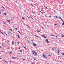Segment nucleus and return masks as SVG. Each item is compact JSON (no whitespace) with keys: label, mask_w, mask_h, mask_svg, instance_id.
<instances>
[{"label":"nucleus","mask_w":64,"mask_h":64,"mask_svg":"<svg viewBox=\"0 0 64 64\" xmlns=\"http://www.w3.org/2000/svg\"><path fill=\"white\" fill-rule=\"evenodd\" d=\"M32 54H34V56H37V53H36L35 51H32Z\"/></svg>","instance_id":"obj_1"},{"label":"nucleus","mask_w":64,"mask_h":64,"mask_svg":"<svg viewBox=\"0 0 64 64\" xmlns=\"http://www.w3.org/2000/svg\"><path fill=\"white\" fill-rule=\"evenodd\" d=\"M43 56L45 58H46V59H47V58L46 57V55L45 54H43Z\"/></svg>","instance_id":"obj_2"},{"label":"nucleus","mask_w":64,"mask_h":64,"mask_svg":"<svg viewBox=\"0 0 64 64\" xmlns=\"http://www.w3.org/2000/svg\"><path fill=\"white\" fill-rule=\"evenodd\" d=\"M33 46H37V44H36L34 43H33Z\"/></svg>","instance_id":"obj_3"},{"label":"nucleus","mask_w":64,"mask_h":64,"mask_svg":"<svg viewBox=\"0 0 64 64\" xmlns=\"http://www.w3.org/2000/svg\"><path fill=\"white\" fill-rule=\"evenodd\" d=\"M8 34H9V36H10L12 34L11 33L9 32H8Z\"/></svg>","instance_id":"obj_4"},{"label":"nucleus","mask_w":64,"mask_h":64,"mask_svg":"<svg viewBox=\"0 0 64 64\" xmlns=\"http://www.w3.org/2000/svg\"><path fill=\"white\" fill-rule=\"evenodd\" d=\"M62 21L63 22V23L62 24V25H64V21L63 20H62Z\"/></svg>","instance_id":"obj_5"},{"label":"nucleus","mask_w":64,"mask_h":64,"mask_svg":"<svg viewBox=\"0 0 64 64\" xmlns=\"http://www.w3.org/2000/svg\"><path fill=\"white\" fill-rule=\"evenodd\" d=\"M46 40L47 43H49V41H48V39H46Z\"/></svg>","instance_id":"obj_6"},{"label":"nucleus","mask_w":64,"mask_h":64,"mask_svg":"<svg viewBox=\"0 0 64 64\" xmlns=\"http://www.w3.org/2000/svg\"><path fill=\"white\" fill-rule=\"evenodd\" d=\"M18 39H20V36H19V35H18Z\"/></svg>","instance_id":"obj_7"},{"label":"nucleus","mask_w":64,"mask_h":64,"mask_svg":"<svg viewBox=\"0 0 64 64\" xmlns=\"http://www.w3.org/2000/svg\"><path fill=\"white\" fill-rule=\"evenodd\" d=\"M6 20L7 21H8V22H9V23H10V20Z\"/></svg>","instance_id":"obj_8"},{"label":"nucleus","mask_w":64,"mask_h":64,"mask_svg":"<svg viewBox=\"0 0 64 64\" xmlns=\"http://www.w3.org/2000/svg\"><path fill=\"white\" fill-rule=\"evenodd\" d=\"M4 61L6 63H7V62H6L5 60H4Z\"/></svg>","instance_id":"obj_9"},{"label":"nucleus","mask_w":64,"mask_h":64,"mask_svg":"<svg viewBox=\"0 0 64 64\" xmlns=\"http://www.w3.org/2000/svg\"><path fill=\"white\" fill-rule=\"evenodd\" d=\"M62 55H64V53H62Z\"/></svg>","instance_id":"obj_10"},{"label":"nucleus","mask_w":64,"mask_h":64,"mask_svg":"<svg viewBox=\"0 0 64 64\" xmlns=\"http://www.w3.org/2000/svg\"><path fill=\"white\" fill-rule=\"evenodd\" d=\"M22 19H23V20H25V18H24L23 17H22Z\"/></svg>","instance_id":"obj_11"},{"label":"nucleus","mask_w":64,"mask_h":64,"mask_svg":"<svg viewBox=\"0 0 64 64\" xmlns=\"http://www.w3.org/2000/svg\"><path fill=\"white\" fill-rule=\"evenodd\" d=\"M12 44H14V42L12 41Z\"/></svg>","instance_id":"obj_12"},{"label":"nucleus","mask_w":64,"mask_h":64,"mask_svg":"<svg viewBox=\"0 0 64 64\" xmlns=\"http://www.w3.org/2000/svg\"><path fill=\"white\" fill-rule=\"evenodd\" d=\"M24 12H25V13H26V10H24Z\"/></svg>","instance_id":"obj_13"},{"label":"nucleus","mask_w":64,"mask_h":64,"mask_svg":"<svg viewBox=\"0 0 64 64\" xmlns=\"http://www.w3.org/2000/svg\"><path fill=\"white\" fill-rule=\"evenodd\" d=\"M52 48V50H54V48Z\"/></svg>","instance_id":"obj_14"},{"label":"nucleus","mask_w":64,"mask_h":64,"mask_svg":"<svg viewBox=\"0 0 64 64\" xmlns=\"http://www.w3.org/2000/svg\"><path fill=\"white\" fill-rule=\"evenodd\" d=\"M40 11V12H41V13H42V14H43V15H44V14H43V12H41V11Z\"/></svg>","instance_id":"obj_15"},{"label":"nucleus","mask_w":64,"mask_h":64,"mask_svg":"<svg viewBox=\"0 0 64 64\" xmlns=\"http://www.w3.org/2000/svg\"><path fill=\"white\" fill-rule=\"evenodd\" d=\"M16 30H18V29H17V28H16Z\"/></svg>","instance_id":"obj_16"},{"label":"nucleus","mask_w":64,"mask_h":64,"mask_svg":"<svg viewBox=\"0 0 64 64\" xmlns=\"http://www.w3.org/2000/svg\"><path fill=\"white\" fill-rule=\"evenodd\" d=\"M2 46H3V47H4V45H3V44H2Z\"/></svg>","instance_id":"obj_17"},{"label":"nucleus","mask_w":64,"mask_h":64,"mask_svg":"<svg viewBox=\"0 0 64 64\" xmlns=\"http://www.w3.org/2000/svg\"><path fill=\"white\" fill-rule=\"evenodd\" d=\"M0 33H2V34H3V33H2V32H1V31H0Z\"/></svg>","instance_id":"obj_18"},{"label":"nucleus","mask_w":64,"mask_h":64,"mask_svg":"<svg viewBox=\"0 0 64 64\" xmlns=\"http://www.w3.org/2000/svg\"><path fill=\"white\" fill-rule=\"evenodd\" d=\"M4 14H5V15H7V14H6V13H4Z\"/></svg>","instance_id":"obj_19"},{"label":"nucleus","mask_w":64,"mask_h":64,"mask_svg":"<svg viewBox=\"0 0 64 64\" xmlns=\"http://www.w3.org/2000/svg\"><path fill=\"white\" fill-rule=\"evenodd\" d=\"M10 31H12V30L11 29H10Z\"/></svg>","instance_id":"obj_20"},{"label":"nucleus","mask_w":64,"mask_h":64,"mask_svg":"<svg viewBox=\"0 0 64 64\" xmlns=\"http://www.w3.org/2000/svg\"><path fill=\"white\" fill-rule=\"evenodd\" d=\"M62 37H64V36L62 35Z\"/></svg>","instance_id":"obj_21"},{"label":"nucleus","mask_w":64,"mask_h":64,"mask_svg":"<svg viewBox=\"0 0 64 64\" xmlns=\"http://www.w3.org/2000/svg\"><path fill=\"white\" fill-rule=\"evenodd\" d=\"M13 59H16V58H13Z\"/></svg>","instance_id":"obj_22"},{"label":"nucleus","mask_w":64,"mask_h":64,"mask_svg":"<svg viewBox=\"0 0 64 64\" xmlns=\"http://www.w3.org/2000/svg\"><path fill=\"white\" fill-rule=\"evenodd\" d=\"M58 57H60V58H61V56H58Z\"/></svg>","instance_id":"obj_23"},{"label":"nucleus","mask_w":64,"mask_h":64,"mask_svg":"<svg viewBox=\"0 0 64 64\" xmlns=\"http://www.w3.org/2000/svg\"><path fill=\"white\" fill-rule=\"evenodd\" d=\"M44 38H46V36H44Z\"/></svg>","instance_id":"obj_24"},{"label":"nucleus","mask_w":64,"mask_h":64,"mask_svg":"<svg viewBox=\"0 0 64 64\" xmlns=\"http://www.w3.org/2000/svg\"><path fill=\"white\" fill-rule=\"evenodd\" d=\"M30 17H31V18H32V19H33H33H33V18H32L31 17H30Z\"/></svg>","instance_id":"obj_25"},{"label":"nucleus","mask_w":64,"mask_h":64,"mask_svg":"<svg viewBox=\"0 0 64 64\" xmlns=\"http://www.w3.org/2000/svg\"><path fill=\"white\" fill-rule=\"evenodd\" d=\"M32 42H34V40H32Z\"/></svg>","instance_id":"obj_26"},{"label":"nucleus","mask_w":64,"mask_h":64,"mask_svg":"<svg viewBox=\"0 0 64 64\" xmlns=\"http://www.w3.org/2000/svg\"><path fill=\"white\" fill-rule=\"evenodd\" d=\"M56 18H58V16H56Z\"/></svg>","instance_id":"obj_27"},{"label":"nucleus","mask_w":64,"mask_h":64,"mask_svg":"<svg viewBox=\"0 0 64 64\" xmlns=\"http://www.w3.org/2000/svg\"><path fill=\"white\" fill-rule=\"evenodd\" d=\"M42 37H44V35H42Z\"/></svg>","instance_id":"obj_28"},{"label":"nucleus","mask_w":64,"mask_h":64,"mask_svg":"<svg viewBox=\"0 0 64 64\" xmlns=\"http://www.w3.org/2000/svg\"><path fill=\"white\" fill-rule=\"evenodd\" d=\"M37 31L38 32H40V31H38V30Z\"/></svg>","instance_id":"obj_29"},{"label":"nucleus","mask_w":64,"mask_h":64,"mask_svg":"<svg viewBox=\"0 0 64 64\" xmlns=\"http://www.w3.org/2000/svg\"><path fill=\"white\" fill-rule=\"evenodd\" d=\"M2 58H0V59H2Z\"/></svg>","instance_id":"obj_30"},{"label":"nucleus","mask_w":64,"mask_h":64,"mask_svg":"<svg viewBox=\"0 0 64 64\" xmlns=\"http://www.w3.org/2000/svg\"><path fill=\"white\" fill-rule=\"evenodd\" d=\"M22 51V50H21L20 51V52H21V51Z\"/></svg>","instance_id":"obj_31"},{"label":"nucleus","mask_w":64,"mask_h":64,"mask_svg":"<svg viewBox=\"0 0 64 64\" xmlns=\"http://www.w3.org/2000/svg\"><path fill=\"white\" fill-rule=\"evenodd\" d=\"M26 60V58H25V59H24L23 60Z\"/></svg>","instance_id":"obj_32"},{"label":"nucleus","mask_w":64,"mask_h":64,"mask_svg":"<svg viewBox=\"0 0 64 64\" xmlns=\"http://www.w3.org/2000/svg\"><path fill=\"white\" fill-rule=\"evenodd\" d=\"M60 19H61V20H62V18H61L60 17Z\"/></svg>","instance_id":"obj_33"},{"label":"nucleus","mask_w":64,"mask_h":64,"mask_svg":"<svg viewBox=\"0 0 64 64\" xmlns=\"http://www.w3.org/2000/svg\"><path fill=\"white\" fill-rule=\"evenodd\" d=\"M48 56H51V55H48Z\"/></svg>","instance_id":"obj_34"},{"label":"nucleus","mask_w":64,"mask_h":64,"mask_svg":"<svg viewBox=\"0 0 64 64\" xmlns=\"http://www.w3.org/2000/svg\"><path fill=\"white\" fill-rule=\"evenodd\" d=\"M54 25H57V24H55Z\"/></svg>","instance_id":"obj_35"},{"label":"nucleus","mask_w":64,"mask_h":64,"mask_svg":"<svg viewBox=\"0 0 64 64\" xmlns=\"http://www.w3.org/2000/svg\"><path fill=\"white\" fill-rule=\"evenodd\" d=\"M34 14L35 13L34 12H32Z\"/></svg>","instance_id":"obj_36"},{"label":"nucleus","mask_w":64,"mask_h":64,"mask_svg":"<svg viewBox=\"0 0 64 64\" xmlns=\"http://www.w3.org/2000/svg\"><path fill=\"white\" fill-rule=\"evenodd\" d=\"M28 42L29 43H30V42H29V41L28 40Z\"/></svg>","instance_id":"obj_37"},{"label":"nucleus","mask_w":64,"mask_h":64,"mask_svg":"<svg viewBox=\"0 0 64 64\" xmlns=\"http://www.w3.org/2000/svg\"><path fill=\"white\" fill-rule=\"evenodd\" d=\"M4 34H6V35H7V34H6V33H4Z\"/></svg>","instance_id":"obj_38"},{"label":"nucleus","mask_w":64,"mask_h":64,"mask_svg":"<svg viewBox=\"0 0 64 64\" xmlns=\"http://www.w3.org/2000/svg\"><path fill=\"white\" fill-rule=\"evenodd\" d=\"M18 32H19V33H20V32L19 31H18Z\"/></svg>","instance_id":"obj_39"},{"label":"nucleus","mask_w":64,"mask_h":64,"mask_svg":"<svg viewBox=\"0 0 64 64\" xmlns=\"http://www.w3.org/2000/svg\"><path fill=\"white\" fill-rule=\"evenodd\" d=\"M46 8H47V9H49V8H48L46 7H45Z\"/></svg>","instance_id":"obj_40"},{"label":"nucleus","mask_w":64,"mask_h":64,"mask_svg":"<svg viewBox=\"0 0 64 64\" xmlns=\"http://www.w3.org/2000/svg\"><path fill=\"white\" fill-rule=\"evenodd\" d=\"M34 60H36V58H34Z\"/></svg>","instance_id":"obj_41"},{"label":"nucleus","mask_w":64,"mask_h":64,"mask_svg":"<svg viewBox=\"0 0 64 64\" xmlns=\"http://www.w3.org/2000/svg\"><path fill=\"white\" fill-rule=\"evenodd\" d=\"M10 53H12V52H10Z\"/></svg>","instance_id":"obj_42"},{"label":"nucleus","mask_w":64,"mask_h":64,"mask_svg":"<svg viewBox=\"0 0 64 64\" xmlns=\"http://www.w3.org/2000/svg\"><path fill=\"white\" fill-rule=\"evenodd\" d=\"M10 62H12L11 61H10Z\"/></svg>","instance_id":"obj_43"},{"label":"nucleus","mask_w":64,"mask_h":64,"mask_svg":"<svg viewBox=\"0 0 64 64\" xmlns=\"http://www.w3.org/2000/svg\"><path fill=\"white\" fill-rule=\"evenodd\" d=\"M18 44H19V42H18Z\"/></svg>","instance_id":"obj_44"},{"label":"nucleus","mask_w":64,"mask_h":64,"mask_svg":"<svg viewBox=\"0 0 64 64\" xmlns=\"http://www.w3.org/2000/svg\"><path fill=\"white\" fill-rule=\"evenodd\" d=\"M2 7H3V8H4V9H5V8H4V7L2 6Z\"/></svg>","instance_id":"obj_45"},{"label":"nucleus","mask_w":64,"mask_h":64,"mask_svg":"<svg viewBox=\"0 0 64 64\" xmlns=\"http://www.w3.org/2000/svg\"><path fill=\"white\" fill-rule=\"evenodd\" d=\"M42 27V28H43V27Z\"/></svg>","instance_id":"obj_46"},{"label":"nucleus","mask_w":64,"mask_h":64,"mask_svg":"<svg viewBox=\"0 0 64 64\" xmlns=\"http://www.w3.org/2000/svg\"><path fill=\"white\" fill-rule=\"evenodd\" d=\"M36 36V37H38V36Z\"/></svg>","instance_id":"obj_47"},{"label":"nucleus","mask_w":64,"mask_h":64,"mask_svg":"<svg viewBox=\"0 0 64 64\" xmlns=\"http://www.w3.org/2000/svg\"><path fill=\"white\" fill-rule=\"evenodd\" d=\"M2 11H3L4 10H3V9H2Z\"/></svg>","instance_id":"obj_48"},{"label":"nucleus","mask_w":64,"mask_h":64,"mask_svg":"<svg viewBox=\"0 0 64 64\" xmlns=\"http://www.w3.org/2000/svg\"><path fill=\"white\" fill-rule=\"evenodd\" d=\"M0 14H2L0 12Z\"/></svg>","instance_id":"obj_49"},{"label":"nucleus","mask_w":64,"mask_h":64,"mask_svg":"<svg viewBox=\"0 0 64 64\" xmlns=\"http://www.w3.org/2000/svg\"><path fill=\"white\" fill-rule=\"evenodd\" d=\"M2 11H3L4 12V10Z\"/></svg>","instance_id":"obj_50"},{"label":"nucleus","mask_w":64,"mask_h":64,"mask_svg":"<svg viewBox=\"0 0 64 64\" xmlns=\"http://www.w3.org/2000/svg\"><path fill=\"white\" fill-rule=\"evenodd\" d=\"M27 27H29V26H28V25H27Z\"/></svg>","instance_id":"obj_51"},{"label":"nucleus","mask_w":64,"mask_h":64,"mask_svg":"<svg viewBox=\"0 0 64 64\" xmlns=\"http://www.w3.org/2000/svg\"><path fill=\"white\" fill-rule=\"evenodd\" d=\"M34 62H33L32 63V64H34Z\"/></svg>","instance_id":"obj_52"},{"label":"nucleus","mask_w":64,"mask_h":64,"mask_svg":"<svg viewBox=\"0 0 64 64\" xmlns=\"http://www.w3.org/2000/svg\"><path fill=\"white\" fill-rule=\"evenodd\" d=\"M54 35H52L51 36H54Z\"/></svg>","instance_id":"obj_53"},{"label":"nucleus","mask_w":64,"mask_h":64,"mask_svg":"<svg viewBox=\"0 0 64 64\" xmlns=\"http://www.w3.org/2000/svg\"><path fill=\"white\" fill-rule=\"evenodd\" d=\"M3 23L4 24H5V23H4V22H3Z\"/></svg>","instance_id":"obj_54"},{"label":"nucleus","mask_w":64,"mask_h":64,"mask_svg":"<svg viewBox=\"0 0 64 64\" xmlns=\"http://www.w3.org/2000/svg\"><path fill=\"white\" fill-rule=\"evenodd\" d=\"M58 52H60V51H59V50H58Z\"/></svg>","instance_id":"obj_55"},{"label":"nucleus","mask_w":64,"mask_h":64,"mask_svg":"<svg viewBox=\"0 0 64 64\" xmlns=\"http://www.w3.org/2000/svg\"><path fill=\"white\" fill-rule=\"evenodd\" d=\"M24 48H25V49H26V48L25 47H24Z\"/></svg>","instance_id":"obj_56"},{"label":"nucleus","mask_w":64,"mask_h":64,"mask_svg":"<svg viewBox=\"0 0 64 64\" xmlns=\"http://www.w3.org/2000/svg\"><path fill=\"white\" fill-rule=\"evenodd\" d=\"M0 52H3V51H0Z\"/></svg>","instance_id":"obj_57"},{"label":"nucleus","mask_w":64,"mask_h":64,"mask_svg":"<svg viewBox=\"0 0 64 64\" xmlns=\"http://www.w3.org/2000/svg\"><path fill=\"white\" fill-rule=\"evenodd\" d=\"M50 17H52V16H50Z\"/></svg>","instance_id":"obj_58"},{"label":"nucleus","mask_w":64,"mask_h":64,"mask_svg":"<svg viewBox=\"0 0 64 64\" xmlns=\"http://www.w3.org/2000/svg\"><path fill=\"white\" fill-rule=\"evenodd\" d=\"M56 37H57V36H56Z\"/></svg>","instance_id":"obj_59"},{"label":"nucleus","mask_w":64,"mask_h":64,"mask_svg":"<svg viewBox=\"0 0 64 64\" xmlns=\"http://www.w3.org/2000/svg\"><path fill=\"white\" fill-rule=\"evenodd\" d=\"M58 54H59L60 53L59 52H58Z\"/></svg>","instance_id":"obj_60"},{"label":"nucleus","mask_w":64,"mask_h":64,"mask_svg":"<svg viewBox=\"0 0 64 64\" xmlns=\"http://www.w3.org/2000/svg\"><path fill=\"white\" fill-rule=\"evenodd\" d=\"M11 54V55H12V54Z\"/></svg>","instance_id":"obj_61"},{"label":"nucleus","mask_w":64,"mask_h":64,"mask_svg":"<svg viewBox=\"0 0 64 64\" xmlns=\"http://www.w3.org/2000/svg\"><path fill=\"white\" fill-rule=\"evenodd\" d=\"M15 18V17H14V18Z\"/></svg>","instance_id":"obj_62"},{"label":"nucleus","mask_w":64,"mask_h":64,"mask_svg":"<svg viewBox=\"0 0 64 64\" xmlns=\"http://www.w3.org/2000/svg\"><path fill=\"white\" fill-rule=\"evenodd\" d=\"M54 36V37H55V36Z\"/></svg>","instance_id":"obj_63"},{"label":"nucleus","mask_w":64,"mask_h":64,"mask_svg":"<svg viewBox=\"0 0 64 64\" xmlns=\"http://www.w3.org/2000/svg\"><path fill=\"white\" fill-rule=\"evenodd\" d=\"M42 9H43V8H42Z\"/></svg>","instance_id":"obj_64"}]
</instances>
